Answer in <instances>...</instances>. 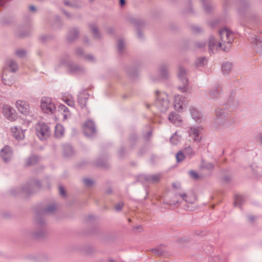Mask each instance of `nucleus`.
<instances>
[{
    "label": "nucleus",
    "mask_w": 262,
    "mask_h": 262,
    "mask_svg": "<svg viewBox=\"0 0 262 262\" xmlns=\"http://www.w3.org/2000/svg\"><path fill=\"white\" fill-rule=\"evenodd\" d=\"M64 101L70 106H74L75 102L72 98H67Z\"/></svg>",
    "instance_id": "864d4df0"
},
{
    "label": "nucleus",
    "mask_w": 262,
    "mask_h": 262,
    "mask_svg": "<svg viewBox=\"0 0 262 262\" xmlns=\"http://www.w3.org/2000/svg\"><path fill=\"white\" fill-rule=\"evenodd\" d=\"M156 98L154 105L162 113L167 111L170 105L168 95L164 92L156 91Z\"/></svg>",
    "instance_id": "7ed1b4c3"
},
{
    "label": "nucleus",
    "mask_w": 262,
    "mask_h": 262,
    "mask_svg": "<svg viewBox=\"0 0 262 262\" xmlns=\"http://www.w3.org/2000/svg\"><path fill=\"white\" fill-rule=\"evenodd\" d=\"M207 63V59L205 57H200L196 59L195 66L197 67H203Z\"/></svg>",
    "instance_id": "473e14b6"
},
{
    "label": "nucleus",
    "mask_w": 262,
    "mask_h": 262,
    "mask_svg": "<svg viewBox=\"0 0 262 262\" xmlns=\"http://www.w3.org/2000/svg\"><path fill=\"white\" fill-rule=\"evenodd\" d=\"M177 161L180 162L182 161L186 157L184 152L182 150L179 151L176 156Z\"/></svg>",
    "instance_id": "58836bf2"
},
{
    "label": "nucleus",
    "mask_w": 262,
    "mask_h": 262,
    "mask_svg": "<svg viewBox=\"0 0 262 262\" xmlns=\"http://www.w3.org/2000/svg\"><path fill=\"white\" fill-rule=\"evenodd\" d=\"M206 42L204 41H198L195 43V46L199 49H202L205 47Z\"/></svg>",
    "instance_id": "8fccbe9b"
},
{
    "label": "nucleus",
    "mask_w": 262,
    "mask_h": 262,
    "mask_svg": "<svg viewBox=\"0 0 262 262\" xmlns=\"http://www.w3.org/2000/svg\"><path fill=\"white\" fill-rule=\"evenodd\" d=\"M215 113V117L213 121L212 125L216 128L228 127L235 123L234 118L229 115L224 110L216 109Z\"/></svg>",
    "instance_id": "f257e3e1"
},
{
    "label": "nucleus",
    "mask_w": 262,
    "mask_h": 262,
    "mask_svg": "<svg viewBox=\"0 0 262 262\" xmlns=\"http://www.w3.org/2000/svg\"><path fill=\"white\" fill-rule=\"evenodd\" d=\"M36 135L41 140H44L49 137L50 129L48 125L43 122H39L35 126Z\"/></svg>",
    "instance_id": "6e6552de"
},
{
    "label": "nucleus",
    "mask_w": 262,
    "mask_h": 262,
    "mask_svg": "<svg viewBox=\"0 0 262 262\" xmlns=\"http://www.w3.org/2000/svg\"><path fill=\"white\" fill-rule=\"evenodd\" d=\"M117 49L118 54L119 55H123L126 52V45L124 40L122 38L118 40L117 43Z\"/></svg>",
    "instance_id": "5701e85b"
},
{
    "label": "nucleus",
    "mask_w": 262,
    "mask_h": 262,
    "mask_svg": "<svg viewBox=\"0 0 262 262\" xmlns=\"http://www.w3.org/2000/svg\"><path fill=\"white\" fill-rule=\"evenodd\" d=\"M40 183L37 180H32L24 185L21 188H16L11 190L12 194L23 193L26 195L31 194L36 192L40 187Z\"/></svg>",
    "instance_id": "f03ea898"
},
{
    "label": "nucleus",
    "mask_w": 262,
    "mask_h": 262,
    "mask_svg": "<svg viewBox=\"0 0 262 262\" xmlns=\"http://www.w3.org/2000/svg\"><path fill=\"white\" fill-rule=\"evenodd\" d=\"M83 39L84 42L86 44H89L93 40L91 38V35L90 36L85 35Z\"/></svg>",
    "instance_id": "4d7b16f0"
},
{
    "label": "nucleus",
    "mask_w": 262,
    "mask_h": 262,
    "mask_svg": "<svg viewBox=\"0 0 262 262\" xmlns=\"http://www.w3.org/2000/svg\"><path fill=\"white\" fill-rule=\"evenodd\" d=\"M189 174L190 177L194 179H197L199 178V175L198 174L193 170H190L189 172Z\"/></svg>",
    "instance_id": "6e6d98bb"
},
{
    "label": "nucleus",
    "mask_w": 262,
    "mask_h": 262,
    "mask_svg": "<svg viewBox=\"0 0 262 262\" xmlns=\"http://www.w3.org/2000/svg\"><path fill=\"white\" fill-rule=\"evenodd\" d=\"M123 205H124L123 202H120L115 205V208L116 211H120L121 210Z\"/></svg>",
    "instance_id": "5fc2aeb1"
},
{
    "label": "nucleus",
    "mask_w": 262,
    "mask_h": 262,
    "mask_svg": "<svg viewBox=\"0 0 262 262\" xmlns=\"http://www.w3.org/2000/svg\"><path fill=\"white\" fill-rule=\"evenodd\" d=\"M137 140V136L135 134H133L130 137L129 139V142L131 148H133Z\"/></svg>",
    "instance_id": "37998d69"
},
{
    "label": "nucleus",
    "mask_w": 262,
    "mask_h": 262,
    "mask_svg": "<svg viewBox=\"0 0 262 262\" xmlns=\"http://www.w3.org/2000/svg\"><path fill=\"white\" fill-rule=\"evenodd\" d=\"M11 132L14 137L17 140L23 139L25 137L24 130L20 126H14L11 127Z\"/></svg>",
    "instance_id": "6ab92c4d"
},
{
    "label": "nucleus",
    "mask_w": 262,
    "mask_h": 262,
    "mask_svg": "<svg viewBox=\"0 0 262 262\" xmlns=\"http://www.w3.org/2000/svg\"><path fill=\"white\" fill-rule=\"evenodd\" d=\"M64 134V129L60 124H57L55 127V136L56 138H60L63 136Z\"/></svg>",
    "instance_id": "2f4dec72"
},
{
    "label": "nucleus",
    "mask_w": 262,
    "mask_h": 262,
    "mask_svg": "<svg viewBox=\"0 0 262 262\" xmlns=\"http://www.w3.org/2000/svg\"><path fill=\"white\" fill-rule=\"evenodd\" d=\"M63 149L64 155L66 157L71 156L74 153L72 147L70 145L67 144L63 145Z\"/></svg>",
    "instance_id": "f704fd0d"
},
{
    "label": "nucleus",
    "mask_w": 262,
    "mask_h": 262,
    "mask_svg": "<svg viewBox=\"0 0 262 262\" xmlns=\"http://www.w3.org/2000/svg\"><path fill=\"white\" fill-rule=\"evenodd\" d=\"M125 70L128 77L131 79H134L138 76V72L134 68L128 66L126 68Z\"/></svg>",
    "instance_id": "c756f323"
},
{
    "label": "nucleus",
    "mask_w": 262,
    "mask_h": 262,
    "mask_svg": "<svg viewBox=\"0 0 262 262\" xmlns=\"http://www.w3.org/2000/svg\"><path fill=\"white\" fill-rule=\"evenodd\" d=\"M223 180L224 182L228 183L231 181V178L229 176H225L223 177Z\"/></svg>",
    "instance_id": "338daca9"
},
{
    "label": "nucleus",
    "mask_w": 262,
    "mask_h": 262,
    "mask_svg": "<svg viewBox=\"0 0 262 262\" xmlns=\"http://www.w3.org/2000/svg\"><path fill=\"white\" fill-rule=\"evenodd\" d=\"M88 99V94L85 92L80 93L77 95V102L81 108L85 106Z\"/></svg>",
    "instance_id": "393cba45"
},
{
    "label": "nucleus",
    "mask_w": 262,
    "mask_h": 262,
    "mask_svg": "<svg viewBox=\"0 0 262 262\" xmlns=\"http://www.w3.org/2000/svg\"><path fill=\"white\" fill-rule=\"evenodd\" d=\"M168 119L170 123L176 125H180L182 121V119L180 115L174 112H171L169 113Z\"/></svg>",
    "instance_id": "a211bd4d"
},
{
    "label": "nucleus",
    "mask_w": 262,
    "mask_h": 262,
    "mask_svg": "<svg viewBox=\"0 0 262 262\" xmlns=\"http://www.w3.org/2000/svg\"><path fill=\"white\" fill-rule=\"evenodd\" d=\"M182 151L184 152L185 156L188 157L189 158H190L194 155V152L190 146L185 148Z\"/></svg>",
    "instance_id": "e433bc0d"
},
{
    "label": "nucleus",
    "mask_w": 262,
    "mask_h": 262,
    "mask_svg": "<svg viewBox=\"0 0 262 262\" xmlns=\"http://www.w3.org/2000/svg\"><path fill=\"white\" fill-rule=\"evenodd\" d=\"M78 38V34H68L67 36V40L69 42H72Z\"/></svg>",
    "instance_id": "4c0bfd02"
},
{
    "label": "nucleus",
    "mask_w": 262,
    "mask_h": 262,
    "mask_svg": "<svg viewBox=\"0 0 262 262\" xmlns=\"http://www.w3.org/2000/svg\"><path fill=\"white\" fill-rule=\"evenodd\" d=\"M203 167L207 169H212L213 168V165L211 163H208L205 164Z\"/></svg>",
    "instance_id": "bf43d9fd"
},
{
    "label": "nucleus",
    "mask_w": 262,
    "mask_h": 262,
    "mask_svg": "<svg viewBox=\"0 0 262 262\" xmlns=\"http://www.w3.org/2000/svg\"><path fill=\"white\" fill-rule=\"evenodd\" d=\"M59 192H60V194L62 196H64L65 194H66V191L63 188V187L61 186H60L59 187Z\"/></svg>",
    "instance_id": "69168bd1"
},
{
    "label": "nucleus",
    "mask_w": 262,
    "mask_h": 262,
    "mask_svg": "<svg viewBox=\"0 0 262 262\" xmlns=\"http://www.w3.org/2000/svg\"><path fill=\"white\" fill-rule=\"evenodd\" d=\"M38 158L36 156H32L26 160L25 164L27 166L33 165L37 162Z\"/></svg>",
    "instance_id": "72a5a7b5"
},
{
    "label": "nucleus",
    "mask_w": 262,
    "mask_h": 262,
    "mask_svg": "<svg viewBox=\"0 0 262 262\" xmlns=\"http://www.w3.org/2000/svg\"><path fill=\"white\" fill-rule=\"evenodd\" d=\"M93 40L97 41L102 38L101 34H91Z\"/></svg>",
    "instance_id": "603ef678"
},
{
    "label": "nucleus",
    "mask_w": 262,
    "mask_h": 262,
    "mask_svg": "<svg viewBox=\"0 0 262 262\" xmlns=\"http://www.w3.org/2000/svg\"><path fill=\"white\" fill-rule=\"evenodd\" d=\"M250 41L255 47H262V38L258 34H251Z\"/></svg>",
    "instance_id": "b1692460"
},
{
    "label": "nucleus",
    "mask_w": 262,
    "mask_h": 262,
    "mask_svg": "<svg viewBox=\"0 0 262 262\" xmlns=\"http://www.w3.org/2000/svg\"><path fill=\"white\" fill-rule=\"evenodd\" d=\"M161 175L151 174V175H142L140 177L139 180L142 182H147L148 183H156L160 180Z\"/></svg>",
    "instance_id": "2eb2a0df"
},
{
    "label": "nucleus",
    "mask_w": 262,
    "mask_h": 262,
    "mask_svg": "<svg viewBox=\"0 0 262 262\" xmlns=\"http://www.w3.org/2000/svg\"><path fill=\"white\" fill-rule=\"evenodd\" d=\"M83 183L84 185L87 187H90L94 184V181L90 178L83 179Z\"/></svg>",
    "instance_id": "a18cd8bd"
},
{
    "label": "nucleus",
    "mask_w": 262,
    "mask_h": 262,
    "mask_svg": "<svg viewBox=\"0 0 262 262\" xmlns=\"http://www.w3.org/2000/svg\"><path fill=\"white\" fill-rule=\"evenodd\" d=\"M38 38L41 43H46L52 40L54 36L51 34H41Z\"/></svg>",
    "instance_id": "7c9ffc66"
},
{
    "label": "nucleus",
    "mask_w": 262,
    "mask_h": 262,
    "mask_svg": "<svg viewBox=\"0 0 262 262\" xmlns=\"http://www.w3.org/2000/svg\"><path fill=\"white\" fill-rule=\"evenodd\" d=\"M221 93V87L219 84L215 83L208 90L206 96L209 99L215 100L220 96Z\"/></svg>",
    "instance_id": "9d476101"
},
{
    "label": "nucleus",
    "mask_w": 262,
    "mask_h": 262,
    "mask_svg": "<svg viewBox=\"0 0 262 262\" xmlns=\"http://www.w3.org/2000/svg\"><path fill=\"white\" fill-rule=\"evenodd\" d=\"M56 209V206L54 204H51L47 206L46 208L43 209L41 212H37V213H39L43 219L44 215L46 214H50L53 213Z\"/></svg>",
    "instance_id": "c85d7f7f"
},
{
    "label": "nucleus",
    "mask_w": 262,
    "mask_h": 262,
    "mask_svg": "<svg viewBox=\"0 0 262 262\" xmlns=\"http://www.w3.org/2000/svg\"><path fill=\"white\" fill-rule=\"evenodd\" d=\"M208 50L210 53H212L220 50L227 52L230 51V48L228 46H224L216 34L215 36H211L209 38Z\"/></svg>",
    "instance_id": "39448f33"
},
{
    "label": "nucleus",
    "mask_w": 262,
    "mask_h": 262,
    "mask_svg": "<svg viewBox=\"0 0 262 262\" xmlns=\"http://www.w3.org/2000/svg\"><path fill=\"white\" fill-rule=\"evenodd\" d=\"M169 66L165 63H162L159 66V72L160 76L164 79L168 78L169 76Z\"/></svg>",
    "instance_id": "412c9836"
},
{
    "label": "nucleus",
    "mask_w": 262,
    "mask_h": 262,
    "mask_svg": "<svg viewBox=\"0 0 262 262\" xmlns=\"http://www.w3.org/2000/svg\"><path fill=\"white\" fill-rule=\"evenodd\" d=\"M7 64L11 72H15L18 69V65L16 61L13 60H8Z\"/></svg>",
    "instance_id": "c9c22d12"
},
{
    "label": "nucleus",
    "mask_w": 262,
    "mask_h": 262,
    "mask_svg": "<svg viewBox=\"0 0 262 262\" xmlns=\"http://www.w3.org/2000/svg\"><path fill=\"white\" fill-rule=\"evenodd\" d=\"M216 35L224 46H228L230 48V44L233 41L234 39L233 34H216Z\"/></svg>",
    "instance_id": "4468645a"
},
{
    "label": "nucleus",
    "mask_w": 262,
    "mask_h": 262,
    "mask_svg": "<svg viewBox=\"0 0 262 262\" xmlns=\"http://www.w3.org/2000/svg\"><path fill=\"white\" fill-rule=\"evenodd\" d=\"M151 251L158 256H161L164 253V251L160 247L151 249Z\"/></svg>",
    "instance_id": "79ce46f5"
},
{
    "label": "nucleus",
    "mask_w": 262,
    "mask_h": 262,
    "mask_svg": "<svg viewBox=\"0 0 262 262\" xmlns=\"http://www.w3.org/2000/svg\"><path fill=\"white\" fill-rule=\"evenodd\" d=\"M187 101L185 97L182 95H178L175 96L173 100L174 108L178 112H182L184 107L186 106Z\"/></svg>",
    "instance_id": "9b49d317"
},
{
    "label": "nucleus",
    "mask_w": 262,
    "mask_h": 262,
    "mask_svg": "<svg viewBox=\"0 0 262 262\" xmlns=\"http://www.w3.org/2000/svg\"><path fill=\"white\" fill-rule=\"evenodd\" d=\"M60 63L62 64L66 65L69 70L73 73H78L84 71V69L82 67L71 62L70 56L67 54L62 56L60 59Z\"/></svg>",
    "instance_id": "0eeeda50"
},
{
    "label": "nucleus",
    "mask_w": 262,
    "mask_h": 262,
    "mask_svg": "<svg viewBox=\"0 0 262 262\" xmlns=\"http://www.w3.org/2000/svg\"><path fill=\"white\" fill-rule=\"evenodd\" d=\"M3 114L10 121H14L16 118L15 110L9 105L3 106Z\"/></svg>",
    "instance_id": "dca6fc26"
},
{
    "label": "nucleus",
    "mask_w": 262,
    "mask_h": 262,
    "mask_svg": "<svg viewBox=\"0 0 262 262\" xmlns=\"http://www.w3.org/2000/svg\"><path fill=\"white\" fill-rule=\"evenodd\" d=\"M89 30L92 32L96 33L99 31V29L98 26L95 24H91L89 25Z\"/></svg>",
    "instance_id": "c03bdc74"
},
{
    "label": "nucleus",
    "mask_w": 262,
    "mask_h": 262,
    "mask_svg": "<svg viewBox=\"0 0 262 262\" xmlns=\"http://www.w3.org/2000/svg\"><path fill=\"white\" fill-rule=\"evenodd\" d=\"M16 106L18 111L22 114H26L29 112V106L26 101L21 100L17 101L16 102Z\"/></svg>",
    "instance_id": "aec40b11"
},
{
    "label": "nucleus",
    "mask_w": 262,
    "mask_h": 262,
    "mask_svg": "<svg viewBox=\"0 0 262 262\" xmlns=\"http://www.w3.org/2000/svg\"><path fill=\"white\" fill-rule=\"evenodd\" d=\"M187 75V70L182 66H179L178 70V76L183 85L179 86L178 89L182 92H185L188 89Z\"/></svg>",
    "instance_id": "423d86ee"
},
{
    "label": "nucleus",
    "mask_w": 262,
    "mask_h": 262,
    "mask_svg": "<svg viewBox=\"0 0 262 262\" xmlns=\"http://www.w3.org/2000/svg\"><path fill=\"white\" fill-rule=\"evenodd\" d=\"M179 140V137L176 133L173 134L170 139V141L172 144H177Z\"/></svg>",
    "instance_id": "de8ad7c7"
},
{
    "label": "nucleus",
    "mask_w": 262,
    "mask_h": 262,
    "mask_svg": "<svg viewBox=\"0 0 262 262\" xmlns=\"http://www.w3.org/2000/svg\"><path fill=\"white\" fill-rule=\"evenodd\" d=\"M195 199L194 197H190L188 196V198H187L185 201L187 203L192 204L195 202Z\"/></svg>",
    "instance_id": "13d9d810"
},
{
    "label": "nucleus",
    "mask_w": 262,
    "mask_h": 262,
    "mask_svg": "<svg viewBox=\"0 0 262 262\" xmlns=\"http://www.w3.org/2000/svg\"><path fill=\"white\" fill-rule=\"evenodd\" d=\"M200 133V128L198 127H191L188 132L189 136L197 142L201 140V138L199 137Z\"/></svg>",
    "instance_id": "bb28decb"
},
{
    "label": "nucleus",
    "mask_w": 262,
    "mask_h": 262,
    "mask_svg": "<svg viewBox=\"0 0 262 262\" xmlns=\"http://www.w3.org/2000/svg\"><path fill=\"white\" fill-rule=\"evenodd\" d=\"M231 31L230 30L229 28L227 27H223L222 28L220 31V32L219 33H228L229 32H230Z\"/></svg>",
    "instance_id": "e2e57ef3"
},
{
    "label": "nucleus",
    "mask_w": 262,
    "mask_h": 262,
    "mask_svg": "<svg viewBox=\"0 0 262 262\" xmlns=\"http://www.w3.org/2000/svg\"><path fill=\"white\" fill-rule=\"evenodd\" d=\"M83 59L85 60H87L88 61L90 62H93L95 61V57L92 54H86L84 55Z\"/></svg>",
    "instance_id": "09e8293b"
},
{
    "label": "nucleus",
    "mask_w": 262,
    "mask_h": 262,
    "mask_svg": "<svg viewBox=\"0 0 262 262\" xmlns=\"http://www.w3.org/2000/svg\"><path fill=\"white\" fill-rule=\"evenodd\" d=\"M74 54L77 57L81 58H83L84 55H85L83 50L80 48L76 49L74 52Z\"/></svg>",
    "instance_id": "ea45409f"
},
{
    "label": "nucleus",
    "mask_w": 262,
    "mask_h": 262,
    "mask_svg": "<svg viewBox=\"0 0 262 262\" xmlns=\"http://www.w3.org/2000/svg\"><path fill=\"white\" fill-rule=\"evenodd\" d=\"M83 132L85 135L88 137H91L95 135L96 127L94 123L91 120L86 121L84 125Z\"/></svg>",
    "instance_id": "ddd939ff"
},
{
    "label": "nucleus",
    "mask_w": 262,
    "mask_h": 262,
    "mask_svg": "<svg viewBox=\"0 0 262 262\" xmlns=\"http://www.w3.org/2000/svg\"><path fill=\"white\" fill-rule=\"evenodd\" d=\"M189 111L192 118L196 122H200L202 121L203 115L201 112H199L193 106L190 107Z\"/></svg>",
    "instance_id": "4be33fe9"
},
{
    "label": "nucleus",
    "mask_w": 262,
    "mask_h": 262,
    "mask_svg": "<svg viewBox=\"0 0 262 262\" xmlns=\"http://www.w3.org/2000/svg\"><path fill=\"white\" fill-rule=\"evenodd\" d=\"M35 220L36 229L32 234L35 238H42L46 234V222L39 213L36 215Z\"/></svg>",
    "instance_id": "20e7f679"
},
{
    "label": "nucleus",
    "mask_w": 262,
    "mask_h": 262,
    "mask_svg": "<svg viewBox=\"0 0 262 262\" xmlns=\"http://www.w3.org/2000/svg\"><path fill=\"white\" fill-rule=\"evenodd\" d=\"M200 133V128L198 127H191L188 132L189 136L197 142L201 140V138L199 137Z\"/></svg>",
    "instance_id": "a878e982"
},
{
    "label": "nucleus",
    "mask_w": 262,
    "mask_h": 262,
    "mask_svg": "<svg viewBox=\"0 0 262 262\" xmlns=\"http://www.w3.org/2000/svg\"><path fill=\"white\" fill-rule=\"evenodd\" d=\"M176 195H179L184 201H185L187 198H188V196L185 192L179 193Z\"/></svg>",
    "instance_id": "680f3d73"
},
{
    "label": "nucleus",
    "mask_w": 262,
    "mask_h": 262,
    "mask_svg": "<svg viewBox=\"0 0 262 262\" xmlns=\"http://www.w3.org/2000/svg\"><path fill=\"white\" fill-rule=\"evenodd\" d=\"M136 38L139 41H142L145 39L144 34H137Z\"/></svg>",
    "instance_id": "052dcab7"
},
{
    "label": "nucleus",
    "mask_w": 262,
    "mask_h": 262,
    "mask_svg": "<svg viewBox=\"0 0 262 262\" xmlns=\"http://www.w3.org/2000/svg\"><path fill=\"white\" fill-rule=\"evenodd\" d=\"M233 64L229 61H225L222 64V72L224 75H228L232 70Z\"/></svg>",
    "instance_id": "cd10ccee"
},
{
    "label": "nucleus",
    "mask_w": 262,
    "mask_h": 262,
    "mask_svg": "<svg viewBox=\"0 0 262 262\" xmlns=\"http://www.w3.org/2000/svg\"><path fill=\"white\" fill-rule=\"evenodd\" d=\"M59 108L61 110V111H63V112L64 113H66V112H68V107L65 106L63 104H60L59 106Z\"/></svg>",
    "instance_id": "0e129e2a"
},
{
    "label": "nucleus",
    "mask_w": 262,
    "mask_h": 262,
    "mask_svg": "<svg viewBox=\"0 0 262 262\" xmlns=\"http://www.w3.org/2000/svg\"><path fill=\"white\" fill-rule=\"evenodd\" d=\"M247 218L249 222L253 223L255 220V217L253 215H248Z\"/></svg>",
    "instance_id": "774afa93"
},
{
    "label": "nucleus",
    "mask_w": 262,
    "mask_h": 262,
    "mask_svg": "<svg viewBox=\"0 0 262 262\" xmlns=\"http://www.w3.org/2000/svg\"><path fill=\"white\" fill-rule=\"evenodd\" d=\"M40 107L44 113L52 114L55 111V106L52 102L51 98L49 97H43L40 101Z\"/></svg>",
    "instance_id": "1a4fd4ad"
},
{
    "label": "nucleus",
    "mask_w": 262,
    "mask_h": 262,
    "mask_svg": "<svg viewBox=\"0 0 262 262\" xmlns=\"http://www.w3.org/2000/svg\"><path fill=\"white\" fill-rule=\"evenodd\" d=\"M2 78L3 82L5 85L10 86L14 82L13 75L7 70L4 72Z\"/></svg>",
    "instance_id": "f3484780"
},
{
    "label": "nucleus",
    "mask_w": 262,
    "mask_h": 262,
    "mask_svg": "<svg viewBox=\"0 0 262 262\" xmlns=\"http://www.w3.org/2000/svg\"><path fill=\"white\" fill-rule=\"evenodd\" d=\"M15 55L20 58H23L26 56V51L23 49L17 50L15 52Z\"/></svg>",
    "instance_id": "49530a36"
},
{
    "label": "nucleus",
    "mask_w": 262,
    "mask_h": 262,
    "mask_svg": "<svg viewBox=\"0 0 262 262\" xmlns=\"http://www.w3.org/2000/svg\"><path fill=\"white\" fill-rule=\"evenodd\" d=\"M0 156L3 161L7 163L12 158L13 151L9 146H5L0 151Z\"/></svg>",
    "instance_id": "f8f14e48"
},
{
    "label": "nucleus",
    "mask_w": 262,
    "mask_h": 262,
    "mask_svg": "<svg viewBox=\"0 0 262 262\" xmlns=\"http://www.w3.org/2000/svg\"><path fill=\"white\" fill-rule=\"evenodd\" d=\"M243 201H244V199L242 198V196H241V195H236L235 196V200H234V206H240L242 204Z\"/></svg>",
    "instance_id": "a19ab883"
},
{
    "label": "nucleus",
    "mask_w": 262,
    "mask_h": 262,
    "mask_svg": "<svg viewBox=\"0 0 262 262\" xmlns=\"http://www.w3.org/2000/svg\"><path fill=\"white\" fill-rule=\"evenodd\" d=\"M255 140L260 144H262V133H257L254 135Z\"/></svg>",
    "instance_id": "3c124183"
}]
</instances>
